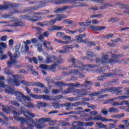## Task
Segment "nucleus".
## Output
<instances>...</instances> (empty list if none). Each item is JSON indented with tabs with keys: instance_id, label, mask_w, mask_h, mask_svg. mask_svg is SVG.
<instances>
[{
	"instance_id": "nucleus-1",
	"label": "nucleus",
	"mask_w": 129,
	"mask_h": 129,
	"mask_svg": "<svg viewBox=\"0 0 129 129\" xmlns=\"http://www.w3.org/2000/svg\"><path fill=\"white\" fill-rule=\"evenodd\" d=\"M108 54L111 55V57L113 58L112 59H108ZM120 57H122V55H116L114 54H112V52H109L108 53H106L105 54H103L101 59L98 58L96 59V62L98 64H116V59H118V58H120Z\"/></svg>"
},
{
	"instance_id": "nucleus-2",
	"label": "nucleus",
	"mask_w": 129,
	"mask_h": 129,
	"mask_svg": "<svg viewBox=\"0 0 129 129\" xmlns=\"http://www.w3.org/2000/svg\"><path fill=\"white\" fill-rule=\"evenodd\" d=\"M69 61L73 63L72 66H70V68H76V67L77 68H79L72 71V73H73V74L78 75V74L82 73V71H83V70H85V66L82 65L81 62L77 60V59H76L74 58H71L69 60Z\"/></svg>"
},
{
	"instance_id": "nucleus-3",
	"label": "nucleus",
	"mask_w": 129,
	"mask_h": 129,
	"mask_svg": "<svg viewBox=\"0 0 129 129\" xmlns=\"http://www.w3.org/2000/svg\"><path fill=\"white\" fill-rule=\"evenodd\" d=\"M86 1H92L97 4H99L101 2H103V0H56L55 4L57 5H64V4H68V3H71V4H76V2H85Z\"/></svg>"
},
{
	"instance_id": "nucleus-4",
	"label": "nucleus",
	"mask_w": 129,
	"mask_h": 129,
	"mask_svg": "<svg viewBox=\"0 0 129 129\" xmlns=\"http://www.w3.org/2000/svg\"><path fill=\"white\" fill-rule=\"evenodd\" d=\"M12 76L13 78H8L7 83L8 84H10L11 85H16V86H20V85H21V83H20V80L18 79L20 77V75H17L15 76L12 75Z\"/></svg>"
},
{
	"instance_id": "nucleus-5",
	"label": "nucleus",
	"mask_w": 129,
	"mask_h": 129,
	"mask_svg": "<svg viewBox=\"0 0 129 129\" xmlns=\"http://www.w3.org/2000/svg\"><path fill=\"white\" fill-rule=\"evenodd\" d=\"M57 85H59L60 86H70V87H78L79 86H82L83 88H87V89H90V87H88V85H81L80 83H77L76 84L74 83H65L62 82H58L57 83Z\"/></svg>"
},
{
	"instance_id": "nucleus-6",
	"label": "nucleus",
	"mask_w": 129,
	"mask_h": 129,
	"mask_svg": "<svg viewBox=\"0 0 129 129\" xmlns=\"http://www.w3.org/2000/svg\"><path fill=\"white\" fill-rule=\"evenodd\" d=\"M14 93L16 96L17 99L20 100L21 102L23 101H26V100L31 101V97L24 96V95L20 92L19 91L15 90V92Z\"/></svg>"
},
{
	"instance_id": "nucleus-7",
	"label": "nucleus",
	"mask_w": 129,
	"mask_h": 129,
	"mask_svg": "<svg viewBox=\"0 0 129 129\" xmlns=\"http://www.w3.org/2000/svg\"><path fill=\"white\" fill-rule=\"evenodd\" d=\"M40 5L38 6H36L35 7H29L27 8L28 12H31L32 11H36V10H38V9H40V8H45L46 6H47V4L48 2L47 1H41L40 2Z\"/></svg>"
},
{
	"instance_id": "nucleus-8",
	"label": "nucleus",
	"mask_w": 129,
	"mask_h": 129,
	"mask_svg": "<svg viewBox=\"0 0 129 129\" xmlns=\"http://www.w3.org/2000/svg\"><path fill=\"white\" fill-rule=\"evenodd\" d=\"M120 70H115L113 73H107L105 74V77H117V76L120 77H123V75H120L119 73H121Z\"/></svg>"
},
{
	"instance_id": "nucleus-9",
	"label": "nucleus",
	"mask_w": 129,
	"mask_h": 129,
	"mask_svg": "<svg viewBox=\"0 0 129 129\" xmlns=\"http://www.w3.org/2000/svg\"><path fill=\"white\" fill-rule=\"evenodd\" d=\"M24 114L26 117V120H29L30 122H33V119L30 117V116L35 117L36 115L34 113L31 112L30 110H26L24 112Z\"/></svg>"
},
{
	"instance_id": "nucleus-10",
	"label": "nucleus",
	"mask_w": 129,
	"mask_h": 129,
	"mask_svg": "<svg viewBox=\"0 0 129 129\" xmlns=\"http://www.w3.org/2000/svg\"><path fill=\"white\" fill-rule=\"evenodd\" d=\"M95 118L97 121H102V122H111V121H113L112 119L103 117L101 116V114H99L97 116H95Z\"/></svg>"
},
{
	"instance_id": "nucleus-11",
	"label": "nucleus",
	"mask_w": 129,
	"mask_h": 129,
	"mask_svg": "<svg viewBox=\"0 0 129 129\" xmlns=\"http://www.w3.org/2000/svg\"><path fill=\"white\" fill-rule=\"evenodd\" d=\"M20 48H21V43H18L15 47V53L14 54V58H19L21 56V53L20 52Z\"/></svg>"
},
{
	"instance_id": "nucleus-12",
	"label": "nucleus",
	"mask_w": 129,
	"mask_h": 129,
	"mask_svg": "<svg viewBox=\"0 0 129 129\" xmlns=\"http://www.w3.org/2000/svg\"><path fill=\"white\" fill-rule=\"evenodd\" d=\"M76 92H78L80 96H84L85 95H87L90 93V91H87L85 89H82L81 90H76Z\"/></svg>"
},
{
	"instance_id": "nucleus-13",
	"label": "nucleus",
	"mask_w": 129,
	"mask_h": 129,
	"mask_svg": "<svg viewBox=\"0 0 129 129\" xmlns=\"http://www.w3.org/2000/svg\"><path fill=\"white\" fill-rule=\"evenodd\" d=\"M12 5L10 2H6L4 6L0 5V15H2V11H5V10H8Z\"/></svg>"
},
{
	"instance_id": "nucleus-14",
	"label": "nucleus",
	"mask_w": 129,
	"mask_h": 129,
	"mask_svg": "<svg viewBox=\"0 0 129 129\" xmlns=\"http://www.w3.org/2000/svg\"><path fill=\"white\" fill-rule=\"evenodd\" d=\"M128 102L127 101H122L121 102L118 101H112L111 105L112 106H119V105H124V104H127Z\"/></svg>"
},
{
	"instance_id": "nucleus-15",
	"label": "nucleus",
	"mask_w": 129,
	"mask_h": 129,
	"mask_svg": "<svg viewBox=\"0 0 129 129\" xmlns=\"http://www.w3.org/2000/svg\"><path fill=\"white\" fill-rule=\"evenodd\" d=\"M80 102H77L74 103H71V102H68L65 103L64 105L65 106H67V110H69L70 109V106H78V105H80Z\"/></svg>"
},
{
	"instance_id": "nucleus-16",
	"label": "nucleus",
	"mask_w": 129,
	"mask_h": 129,
	"mask_svg": "<svg viewBox=\"0 0 129 129\" xmlns=\"http://www.w3.org/2000/svg\"><path fill=\"white\" fill-rule=\"evenodd\" d=\"M25 43L24 45H22L21 49V52L22 54H26L29 52V45L26 43V42H24Z\"/></svg>"
},
{
	"instance_id": "nucleus-17",
	"label": "nucleus",
	"mask_w": 129,
	"mask_h": 129,
	"mask_svg": "<svg viewBox=\"0 0 129 129\" xmlns=\"http://www.w3.org/2000/svg\"><path fill=\"white\" fill-rule=\"evenodd\" d=\"M35 18H36L35 19H33L32 18L30 19V16H28L27 15L21 16V19L30 20V21H32V22H37V21H39V19L41 18V17L38 16H35Z\"/></svg>"
},
{
	"instance_id": "nucleus-18",
	"label": "nucleus",
	"mask_w": 129,
	"mask_h": 129,
	"mask_svg": "<svg viewBox=\"0 0 129 129\" xmlns=\"http://www.w3.org/2000/svg\"><path fill=\"white\" fill-rule=\"evenodd\" d=\"M8 54L10 57V60L8 61L7 63L9 66H11L12 64H15V63H16V59L13 58V57L12 56V52L9 51Z\"/></svg>"
},
{
	"instance_id": "nucleus-19",
	"label": "nucleus",
	"mask_w": 129,
	"mask_h": 129,
	"mask_svg": "<svg viewBox=\"0 0 129 129\" xmlns=\"http://www.w3.org/2000/svg\"><path fill=\"white\" fill-rule=\"evenodd\" d=\"M90 28L92 30H93V31H102V30H104L106 27L104 26H94L93 25H91Z\"/></svg>"
},
{
	"instance_id": "nucleus-20",
	"label": "nucleus",
	"mask_w": 129,
	"mask_h": 129,
	"mask_svg": "<svg viewBox=\"0 0 129 129\" xmlns=\"http://www.w3.org/2000/svg\"><path fill=\"white\" fill-rule=\"evenodd\" d=\"M5 92L8 94H14L16 92L15 88L8 87L5 89Z\"/></svg>"
},
{
	"instance_id": "nucleus-21",
	"label": "nucleus",
	"mask_w": 129,
	"mask_h": 129,
	"mask_svg": "<svg viewBox=\"0 0 129 129\" xmlns=\"http://www.w3.org/2000/svg\"><path fill=\"white\" fill-rule=\"evenodd\" d=\"M67 9H68V6H64L62 8H56V9L54 11V13H55L56 14L63 13V12H65V11H66V10H67Z\"/></svg>"
},
{
	"instance_id": "nucleus-22",
	"label": "nucleus",
	"mask_w": 129,
	"mask_h": 129,
	"mask_svg": "<svg viewBox=\"0 0 129 129\" xmlns=\"http://www.w3.org/2000/svg\"><path fill=\"white\" fill-rule=\"evenodd\" d=\"M66 125H69V123L62 122L56 126L50 127L48 129H59L60 126H66Z\"/></svg>"
},
{
	"instance_id": "nucleus-23",
	"label": "nucleus",
	"mask_w": 129,
	"mask_h": 129,
	"mask_svg": "<svg viewBox=\"0 0 129 129\" xmlns=\"http://www.w3.org/2000/svg\"><path fill=\"white\" fill-rule=\"evenodd\" d=\"M66 125H69V123L62 122L56 126L50 127L48 129H59L60 126H66Z\"/></svg>"
},
{
	"instance_id": "nucleus-24",
	"label": "nucleus",
	"mask_w": 129,
	"mask_h": 129,
	"mask_svg": "<svg viewBox=\"0 0 129 129\" xmlns=\"http://www.w3.org/2000/svg\"><path fill=\"white\" fill-rule=\"evenodd\" d=\"M12 15H15V14H19V13L21 12V11H19L18 10V5L17 4L12 5Z\"/></svg>"
},
{
	"instance_id": "nucleus-25",
	"label": "nucleus",
	"mask_w": 129,
	"mask_h": 129,
	"mask_svg": "<svg viewBox=\"0 0 129 129\" xmlns=\"http://www.w3.org/2000/svg\"><path fill=\"white\" fill-rule=\"evenodd\" d=\"M27 101H28V100L24 101L22 103L23 104H24L25 106H26V107H28V108H34L35 107V105L33 104L31 102H28Z\"/></svg>"
},
{
	"instance_id": "nucleus-26",
	"label": "nucleus",
	"mask_w": 129,
	"mask_h": 129,
	"mask_svg": "<svg viewBox=\"0 0 129 129\" xmlns=\"http://www.w3.org/2000/svg\"><path fill=\"white\" fill-rule=\"evenodd\" d=\"M53 60H56V56H46V60L44 61V63L45 64H49V63H51Z\"/></svg>"
},
{
	"instance_id": "nucleus-27",
	"label": "nucleus",
	"mask_w": 129,
	"mask_h": 129,
	"mask_svg": "<svg viewBox=\"0 0 129 129\" xmlns=\"http://www.w3.org/2000/svg\"><path fill=\"white\" fill-rule=\"evenodd\" d=\"M77 122V124L76 125L77 126V127H78V129H85L82 126H86V122Z\"/></svg>"
},
{
	"instance_id": "nucleus-28",
	"label": "nucleus",
	"mask_w": 129,
	"mask_h": 129,
	"mask_svg": "<svg viewBox=\"0 0 129 129\" xmlns=\"http://www.w3.org/2000/svg\"><path fill=\"white\" fill-rule=\"evenodd\" d=\"M29 85H31V86H36L37 87H41L42 88H43V87H45V85L42 84L40 82H38V83L31 82L29 83Z\"/></svg>"
},
{
	"instance_id": "nucleus-29",
	"label": "nucleus",
	"mask_w": 129,
	"mask_h": 129,
	"mask_svg": "<svg viewBox=\"0 0 129 129\" xmlns=\"http://www.w3.org/2000/svg\"><path fill=\"white\" fill-rule=\"evenodd\" d=\"M47 117L40 118L38 120V122L44 123V122H48L51 120V119Z\"/></svg>"
},
{
	"instance_id": "nucleus-30",
	"label": "nucleus",
	"mask_w": 129,
	"mask_h": 129,
	"mask_svg": "<svg viewBox=\"0 0 129 129\" xmlns=\"http://www.w3.org/2000/svg\"><path fill=\"white\" fill-rule=\"evenodd\" d=\"M15 120H16V121H21L20 124H24L25 123V122L26 121V120L23 117H19L18 116H15L14 117Z\"/></svg>"
},
{
	"instance_id": "nucleus-31",
	"label": "nucleus",
	"mask_w": 129,
	"mask_h": 129,
	"mask_svg": "<svg viewBox=\"0 0 129 129\" xmlns=\"http://www.w3.org/2000/svg\"><path fill=\"white\" fill-rule=\"evenodd\" d=\"M2 110L6 112V113H10L13 111V106H10L9 107H6L5 108H3Z\"/></svg>"
},
{
	"instance_id": "nucleus-32",
	"label": "nucleus",
	"mask_w": 129,
	"mask_h": 129,
	"mask_svg": "<svg viewBox=\"0 0 129 129\" xmlns=\"http://www.w3.org/2000/svg\"><path fill=\"white\" fill-rule=\"evenodd\" d=\"M25 23L22 21H18L13 24V27H24Z\"/></svg>"
},
{
	"instance_id": "nucleus-33",
	"label": "nucleus",
	"mask_w": 129,
	"mask_h": 129,
	"mask_svg": "<svg viewBox=\"0 0 129 129\" xmlns=\"http://www.w3.org/2000/svg\"><path fill=\"white\" fill-rule=\"evenodd\" d=\"M65 15H61L60 14H58L57 15V17L55 19L56 21H57V22H61V21H62V20L65 18Z\"/></svg>"
},
{
	"instance_id": "nucleus-34",
	"label": "nucleus",
	"mask_w": 129,
	"mask_h": 129,
	"mask_svg": "<svg viewBox=\"0 0 129 129\" xmlns=\"http://www.w3.org/2000/svg\"><path fill=\"white\" fill-rule=\"evenodd\" d=\"M96 124L98 128H105L107 126V125H104V124L101 122L99 123V122H97Z\"/></svg>"
},
{
	"instance_id": "nucleus-35",
	"label": "nucleus",
	"mask_w": 129,
	"mask_h": 129,
	"mask_svg": "<svg viewBox=\"0 0 129 129\" xmlns=\"http://www.w3.org/2000/svg\"><path fill=\"white\" fill-rule=\"evenodd\" d=\"M27 68H29V69H30L32 73L33 74V75H38V73L36 71H35V70H34L33 69V66L31 65V64H27Z\"/></svg>"
},
{
	"instance_id": "nucleus-36",
	"label": "nucleus",
	"mask_w": 129,
	"mask_h": 129,
	"mask_svg": "<svg viewBox=\"0 0 129 129\" xmlns=\"http://www.w3.org/2000/svg\"><path fill=\"white\" fill-rule=\"evenodd\" d=\"M35 127L37 128V129L44 128V127H46V124L44 123H40L35 124Z\"/></svg>"
},
{
	"instance_id": "nucleus-37",
	"label": "nucleus",
	"mask_w": 129,
	"mask_h": 129,
	"mask_svg": "<svg viewBox=\"0 0 129 129\" xmlns=\"http://www.w3.org/2000/svg\"><path fill=\"white\" fill-rule=\"evenodd\" d=\"M124 116V113H121L120 114H114L111 115V117H113L114 118H121V117H123Z\"/></svg>"
},
{
	"instance_id": "nucleus-38",
	"label": "nucleus",
	"mask_w": 129,
	"mask_h": 129,
	"mask_svg": "<svg viewBox=\"0 0 129 129\" xmlns=\"http://www.w3.org/2000/svg\"><path fill=\"white\" fill-rule=\"evenodd\" d=\"M40 99H44V100H52L51 97L46 95H40Z\"/></svg>"
},
{
	"instance_id": "nucleus-39",
	"label": "nucleus",
	"mask_w": 129,
	"mask_h": 129,
	"mask_svg": "<svg viewBox=\"0 0 129 129\" xmlns=\"http://www.w3.org/2000/svg\"><path fill=\"white\" fill-rule=\"evenodd\" d=\"M59 53H62V54H65L66 53L69 52V49L67 47H62V49L61 50H59Z\"/></svg>"
},
{
	"instance_id": "nucleus-40",
	"label": "nucleus",
	"mask_w": 129,
	"mask_h": 129,
	"mask_svg": "<svg viewBox=\"0 0 129 129\" xmlns=\"http://www.w3.org/2000/svg\"><path fill=\"white\" fill-rule=\"evenodd\" d=\"M109 112H113V113H118L119 110L115 108H110L108 109Z\"/></svg>"
},
{
	"instance_id": "nucleus-41",
	"label": "nucleus",
	"mask_w": 129,
	"mask_h": 129,
	"mask_svg": "<svg viewBox=\"0 0 129 129\" xmlns=\"http://www.w3.org/2000/svg\"><path fill=\"white\" fill-rule=\"evenodd\" d=\"M55 43H59V44H62V45H66V44H69L68 41H63L61 40L54 39Z\"/></svg>"
},
{
	"instance_id": "nucleus-42",
	"label": "nucleus",
	"mask_w": 129,
	"mask_h": 129,
	"mask_svg": "<svg viewBox=\"0 0 129 129\" xmlns=\"http://www.w3.org/2000/svg\"><path fill=\"white\" fill-rule=\"evenodd\" d=\"M109 23H116L117 21H119V19L117 18L112 17L109 19Z\"/></svg>"
},
{
	"instance_id": "nucleus-43",
	"label": "nucleus",
	"mask_w": 129,
	"mask_h": 129,
	"mask_svg": "<svg viewBox=\"0 0 129 129\" xmlns=\"http://www.w3.org/2000/svg\"><path fill=\"white\" fill-rule=\"evenodd\" d=\"M37 106L39 108L41 107H45V106H47V104L45 102H39L37 104Z\"/></svg>"
},
{
	"instance_id": "nucleus-44",
	"label": "nucleus",
	"mask_w": 129,
	"mask_h": 129,
	"mask_svg": "<svg viewBox=\"0 0 129 129\" xmlns=\"http://www.w3.org/2000/svg\"><path fill=\"white\" fill-rule=\"evenodd\" d=\"M10 67H12V65L9 66L8 68H6L4 70V72L5 73V74H6L7 75H11V72L10 71Z\"/></svg>"
},
{
	"instance_id": "nucleus-45",
	"label": "nucleus",
	"mask_w": 129,
	"mask_h": 129,
	"mask_svg": "<svg viewBox=\"0 0 129 129\" xmlns=\"http://www.w3.org/2000/svg\"><path fill=\"white\" fill-rule=\"evenodd\" d=\"M56 37L58 38H61V39H64L65 37V34L62 32H58L56 35Z\"/></svg>"
},
{
	"instance_id": "nucleus-46",
	"label": "nucleus",
	"mask_w": 129,
	"mask_h": 129,
	"mask_svg": "<svg viewBox=\"0 0 129 129\" xmlns=\"http://www.w3.org/2000/svg\"><path fill=\"white\" fill-rule=\"evenodd\" d=\"M108 89L107 88H106L104 89L100 90L98 92H99V94H103L104 93H106V92H108Z\"/></svg>"
},
{
	"instance_id": "nucleus-47",
	"label": "nucleus",
	"mask_w": 129,
	"mask_h": 129,
	"mask_svg": "<svg viewBox=\"0 0 129 129\" xmlns=\"http://www.w3.org/2000/svg\"><path fill=\"white\" fill-rule=\"evenodd\" d=\"M49 119H50V121H48V122H49V125H55L56 122H57V121L53 120V119H52L51 118H49Z\"/></svg>"
},
{
	"instance_id": "nucleus-48",
	"label": "nucleus",
	"mask_w": 129,
	"mask_h": 129,
	"mask_svg": "<svg viewBox=\"0 0 129 129\" xmlns=\"http://www.w3.org/2000/svg\"><path fill=\"white\" fill-rule=\"evenodd\" d=\"M109 7H112V5L105 4L102 6H101L100 8L101 9V10H105V9H108Z\"/></svg>"
},
{
	"instance_id": "nucleus-49",
	"label": "nucleus",
	"mask_w": 129,
	"mask_h": 129,
	"mask_svg": "<svg viewBox=\"0 0 129 129\" xmlns=\"http://www.w3.org/2000/svg\"><path fill=\"white\" fill-rule=\"evenodd\" d=\"M89 24H91V21L89 20L86 22L81 23L80 24V26H81V27H85V26H86L87 25H89Z\"/></svg>"
},
{
	"instance_id": "nucleus-50",
	"label": "nucleus",
	"mask_w": 129,
	"mask_h": 129,
	"mask_svg": "<svg viewBox=\"0 0 129 129\" xmlns=\"http://www.w3.org/2000/svg\"><path fill=\"white\" fill-rule=\"evenodd\" d=\"M101 113H102L104 115H107L108 113V110L107 108H103L102 109Z\"/></svg>"
},
{
	"instance_id": "nucleus-51",
	"label": "nucleus",
	"mask_w": 129,
	"mask_h": 129,
	"mask_svg": "<svg viewBox=\"0 0 129 129\" xmlns=\"http://www.w3.org/2000/svg\"><path fill=\"white\" fill-rule=\"evenodd\" d=\"M90 111H91V109H86L82 111H80L78 113L75 112V113L77 114H80V113H84L85 112H90Z\"/></svg>"
},
{
	"instance_id": "nucleus-52",
	"label": "nucleus",
	"mask_w": 129,
	"mask_h": 129,
	"mask_svg": "<svg viewBox=\"0 0 129 129\" xmlns=\"http://www.w3.org/2000/svg\"><path fill=\"white\" fill-rule=\"evenodd\" d=\"M21 83L23 85H26V86H32V85H30V83H32V82H28L25 80L21 81Z\"/></svg>"
},
{
	"instance_id": "nucleus-53",
	"label": "nucleus",
	"mask_w": 129,
	"mask_h": 129,
	"mask_svg": "<svg viewBox=\"0 0 129 129\" xmlns=\"http://www.w3.org/2000/svg\"><path fill=\"white\" fill-rule=\"evenodd\" d=\"M73 89L71 88H69V89H66L64 91L63 93L64 94H68L69 93H71L73 91Z\"/></svg>"
},
{
	"instance_id": "nucleus-54",
	"label": "nucleus",
	"mask_w": 129,
	"mask_h": 129,
	"mask_svg": "<svg viewBox=\"0 0 129 129\" xmlns=\"http://www.w3.org/2000/svg\"><path fill=\"white\" fill-rule=\"evenodd\" d=\"M30 96L34 98V99H40L41 98V96H39L38 95L32 94H30Z\"/></svg>"
},
{
	"instance_id": "nucleus-55",
	"label": "nucleus",
	"mask_w": 129,
	"mask_h": 129,
	"mask_svg": "<svg viewBox=\"0 0 129 129\" xmlns=\"http://www.w3.org/2000/svg\"><path fill=\"white\" fill-rule=\"evenodd\" d=\"M53 29H54V31H61L63 28L61 26L53 25Z\"/></svg>"
},
{
	"instance_id": "nucleus-56",
	"label": "nucleus",
	"mask_w": 129,
	"mask_h": 129,
	"mask_svg": "<svg viewBox=\"0 0 129 129\" xmlns=\"http://www.w3.org/2000/svg\"><path fill=\"white\" fill-rule=\"evenodd\" d=\"M27 124L28 125L29 128L33 129L34 128V125H33V121L32 122H30V120H26Z\"/></svg>"
},
{
	"instance_id": "nucleus-57",
	"label": "nucleus",
	"mask_w": 129,
	"mask_h": 129,
	"mask_svg": "<svg viewBox=\"0 0 129 129\" xmlns=\"http://www.w3.org/2000/svg\"><path fill=\"white\" fill-rule=\"evenodd\" d=\"M108 92H111L113 93V92H116V88H108Z\"/></svg>"
},
{
	"instance_id": "nucleus-58",
	"label": "nucleus",
	"mask_w": 129,
	"mask_h": 129,
	"mask_svg": "<svg viewBox=\"0 0 129 129\" xmlns=\"http://www.w3.org/2000/svg\"><path fill=\"white\" fill-rule=\"evenodd\" d=\"M43 46L45 48H48V46H47V45H51V42L44 40L43 42Z\"/></svg>"
},
{
	"instance_id": "nucleus-59",
	"label": "nucleus",
	"mask_w": 129,
	"mask_h": 129,
	"mask_svg": "<svg viewBox=\"0 0 129 129\" xmlns=\"http://www.w3.org/2000/svg\"><path fill=\"white\" fill-rule=\"evenodd\" d=\"M40 67L41 69H43L44 70H48V69H49V66L46 64H41Z\"/></svg>"
},
{
	"instance_id": "nucleus-60",
	"label": "nucleus",
	"mask_w": 129,
	"mask_h": 129,
	"mask_svg": "<svg viewBox=\"0 0 129 129\" xmlns=\"http://www.w3.org/2000/svg\"><path fill=\"white\" fill-rule=\"evenodd\" d=\"M10 103L12 105H15V106H17V107H19V106H20V104H19V103H18L15 101H11L10 102Z\"/></svg>"
},
{
	"instance_id": "nucleus-61",
	"label": "nucleus",
	"mask_w": 129,
	"mask_h": 129,
	"mask_svg": "<svg viewBox=\"0 0 129 129\" xmlns=\"http://www.w3.org/2000/svg\"><path fill=\"white\" fill-rule=\"evenodd\" d=\"M63 24H69V25H70L72 24V21L70 20L69 19H67L62 21Z\"/></svg>"
},
{
	"instance_id": "nucleus-62",
	"label": "nucleus",
	"mask_w": 129,
	"mask_h": 129,
	"mask_svg": "<svg viewBox=\"0 0 129 129\" xmlns=\"http://www.w3.org/2000/svg\"><path fill=\"white\" fill-rule=\"evenodd\" d=\"M75 42H77L78 43H82V39H81V37L80 36H77L75 40Z\"/></svg>"
},
{
	"instance_id": "nucleus-63",
	"label": "nucleus",
	"mask_w": 129,
	"mask_h": 129,
	"mask_svg": "<svg viewBox=\"0 0 129 129\" xmlns=\"http://www.w3.org/2000/svg\"><path fill=\"white\" fill-rule=\"evenodd\" d=\"M97 113H98V112H97L96 110L91 111L90 112V115H92L93 116H95Z\"/></svg>"
},
{
	"instance_id": "nucleus-64",
	"label": "nucleus",
	"mask_w": 129,
	"mask_h": 129,
	"mask_svg": "<svg viewBox=\"0 0 129 129\" xmlns=\"http://www.w3.org/2000/svg\"><path fill=\"white\" fill-rule=\"evenodd\" d=\"M52 106L56 109H59V108H60V105H59L58 103H54L52 104Z\"/></svg>"
}]
</instances>
